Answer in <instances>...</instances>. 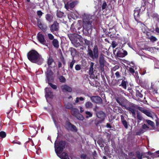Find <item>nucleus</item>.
I'll return each instance as SVG.
<instances>
[{"mask_svg":"<svg viewBox=\"0 0 159 159\" xmlns=\"http://www.w3.org/2000/svg\"><path fill=\"white\" fill-rule=\"evenodd\" d=\"M107 6V4L106 2H104L103 3L102 6V9H105Z\"/></svg>","mask_w":159,"mask_h":159,"instance_id":"603ef678","label":"nucleus"},{"mask_svg":"<svg viewBox=\"0 0 159 159\" xmlns=\"http://www.w3.org/2000/svg\"><path fill=\"white\" fill-rule=\"evenodd\" d=\"M92 16L89 15L84 14L83 16V28L84 30L87 31L88 33L91 30L92 22L93 19Z\"/></svg>","mask_w":159,"mask_h":159,"instance_id":"20e7f679","label":"nucleus"},{"mask_svg":"<svg viewBox=\"0 0 159 159\" xmlns=\"http://www.w3.org/2000/svg\"><path fill=\"white\" fill-rule=\"evenodd\" d=\"M91 100L97 103H101L102 102V99L98 96H93L90 97Z\"/></svg>","mask_w":159,"mask_h":159,"instance_id":"ddd939ff","label":"nucleus"},{"mask_svg":"<svg viewBox=\"0 0 159 159\" xmlns=\"http://www.w3.org/2000/svg\"><path fill=\"white\" fill-rule=\"evenodd\" d=\"M93 52L91 50L89 49L88 55L92 59L97 58L98 57V49L97 45L94 46Z\"/></svg>","mask_w":159,"mask_h":159,"instance_id":"39448f33","label":"nucleus"},{"mask_svg":"<svg viewBox=\"0 0 159 159\" xmlns=\"http://www.w3.org/2000/svg\"><path fill=\"white\" fill-rule=\"evenodd\" d=\"M85 107L86 108L91 109L93 107V104L90 102H88L85 104Z\"/></svg>","mask_w":159,"mask_h":159,"instance_id":"b1692460","label":"nucleus"},{"mask_svg":"<svg viewBox=\"0 0 159 159\" xmlns=\"http://www.w3.org/2000/svg\"><path fill=\"white\" fill-rule=\"evenodd\" d=\"M54 60L51 57H49L48 59V65L49 66V67H50V66L51 65L52 63L53 62Z\"/></svg>","mask_w":159,"mask_h":159,"instance_id":"c85d7f7f","label":"nucleus"},{"mask_svg":"<svg viewBox=\"0 0 159 159\" xmlns=\"http://www.w3.org/2000/svg\"><path fill=\"white\" fill-rule=\"evenodd\" d=\"M51 31L53 33L58 32L59 30V24L57 21H54L50 27Z\"/></svg>","mask_w":159,"mask_h":159,"instance_id":"423d86ee","label":"nucleus"},{"mask_svg":"<svg viewBox=\"0 0 159 159\" xmlns=\"http://www.w3.org/2000/svg\"><path fill=\"white\" fill-rule=\"evenodd\" d=\"M137 157L138 159H142V156L140 155H137Z\"/></svg>","mask_w":159,"mask_h":159,"instance_id":"0e129e2a","label":"nucleus"},{"mask_svg":"<svg viewBox=\"0 0 159 159\" xmlns=\"http://www.w3.org/2000/svg\"><path fill=\"white\" fill-rule=\"evenodd\" d=\"M61 61L62 62L63 65H65L66 64V62L64 58L63 57H62V58H61Z\"/></svg>","mask_w":159,"mask_h":159,"instance_id":"6e6d98bb","label":"nucleus"},{"mask_svg":"<svg viewBox=\"0 0 159 159\" xmlns=\"http://www.w3.org/2000/svg\"><path fill=\"white\" fill-rule=\"evenodd\" d=\"M6 135V133L5 132L2 131L0 132V137L2 138H5Z\"/></svg>","mask_w":159,"mask_h":159,"instance_id":"72a5a7b5","label":"nucleus"},{"mask_svg":"<svg viewBox=\"0 0 159 159\" xmlns=\"http://www.w3.org/2000/svg\"><path fill=\"white\" fill-rule=\"evenodd\" d=\"M72 44L76 48H77L80 45V43L79 42L75 43V42H73V43Z\"/></svg>","mask_w":159,"mask_h":159,"instance_id":"79ce46f5","label":"nucleus"},{"mask_svg":"<svg viewBox=\"0 0 159 159\" xmlns=\"http://www.w3.org/2000/svg\"><path fill=\"white\" fill-rule=\"evenodd\" d=\"M61 88L63 92L68 91L70 92L72 91V88L66 85H64L61 86Z\"/></svg>","mask_w":159,"mask_h":159,"instance_id":"dca6fc26","label":"nucleus"},{"mask_svg":"<svg viewBox=\"0 0 159 159\" xmlns=\"http://www.w3.org/2000/svg\"><path fill=\"white\" fill-rule=\"evenodd\" d=\"M105 56L103 54H101L99 57V64L100 68L101 70L103 71L104 70V66L106 62L104 59Z\"/></svg>","mask_w":159,"mask_h":159,"instance_id":"0eeeda50","label":"nucleus"},{"mask_svg":"<svg viewBox=\"0 0 159 159\" xmlns=\"http://www.w3.org/2000/svg\"><path fill=\"white\" fill-rule=\"evenodd\" d=\"M115 75L117 78H118L120 77V75L119 71H117L115 73Z\"/></svg>","mask_w":159,"mask_h":159,"instance_id":"8fccbe9b","label":"nucleus"},{"mask_svg":"<svg viewBox=\"0 0 159 159\" xmlns=\"http://www.w3.org/2000/svg\"><path fill=\"white\" fill-rule=\"evenodd\" d=\"M75 68L76 70L78 71L81 69V66L80 65L77 64L75 65Z\"/></svg>","mask_w":159,"mask_h":159,"instance_id":"ea45409f","label":"nucleus"},{"mask_svg":"<svg viewBox=\"0 0 159 159\" xmlns=\"http://www.w3.org/2000/svg\"><path fill=\"white\" fill-rule=\"evenodd\" d=\"M127 84L128 83L125 80H123L122 81L121 84L119 85V86L122 87L124 89H127Z\"/></svg>","mask_w":159,"mask_h":159,"instance_id":"412c9836","label":"nucleus"},{"mask_svg":"<svg viewBox=\"0 0 159 159\" xmlns=\"http://www.w3.org/2000/svg\"><path fill=\"white\" fill-rule=\"evenodd\" d=\"M46 82L48 83L49 85L54 89H57V87L56 85L53 84L52 83H50L49 81L47 82L46 81Z\"/></svg>","mask_w":159,"mask_h":159,"instance_id":"2f4dec72","label":"nucleus"},{"mask_svg":"<svg viewBox=\"0 0 159 159\" xmlns=\"http://www.w3.org/2000/svg\"><path fill=\"white\" fill-rule=\"evenodd\" d=\"M155 153L156 154H158L157 155V157H159V150L156 151Z\"/></svg>","mask_w":159,"mask_h":159,"instance_id":"774afa93","label":"nucleus"},{"mask_svg":"<svg viewBox=\"0 0 159 159\" xmlns=\"http://www.w3.org/2000/svg\"><path fill=\"white\" fill-rule=\"evenodd\" d=\"M68 36L71 42L73 41V40L75 37L74 34H68Z\"/></svg>","mask_w":159,"mask_h":159,"instance_id":"7c9ffc66","label":"nucleus"},{"mask_svg":"<svg viewBox=\"0 0 159 159\" xmlns=\"http://www.w3.org/2000/svg\"><path fill=\"white\" fill-rule=\"evenodd\" d=\"M65 126L68 130H71L73 131H76L77 129L74 125L71 124L69 122H66V123Z\"/></svg>","mask_w":159,"mask_h":159,"instance_id":"9b49d317","label":"nucleus"},{"mask_svg":"<svg viewBox=\"0 0 159 159\" xmlns=\"http://www.w3.org/2000/svg\"><path fill=\"white\" fill-rule=\"evenodd\" d=\"M122 122L125 128H127L128 127V125L127 122H126V120H123L122 121Z\"/></svg>","mask_w":159,"mask_h":159,"instance_id":"c03bdc74","label":"nucleus"},{"mask_svg":"<svg viewBox=\"0 0 159 159\" xmlns=\"http://www.w3.org/2000/svg\"><path fill=\"white\" fill-rule=\"evenodd\" d=\"M76 5V2H71L66 3L65 5V7L67 10L68 9H71L73 8Z\"/></svg>","mask_w":159,"mask_h":159,"instance_id":"f3484780","label":"nucleus"},{"mask_svg":"<svg viewBox=\"0 0 159 159\" xmlns=\"http://www.w3.org/2000/svg\"><path fill=\"white\" fill-rule=\"evenodd\" d=\"M97 117L102 120H103L105 117V114L102 111H99L97 113Z\"/></svg>","mask_w":159,"mask_h":159,"instance_id":"6ab92c4d","label":"nucleus"},{"mask_svg":"<svg viewBox=\"0 0 159 159\" xmlns=\"http://www.w3.org/2000/svg\"><path fill=\"white\" fill-rule=\"evenodd\" d=\"M148 39L152 42H156L157 40V39L155 37L152 36H150Z\"/></svg>","mask_w":159,"mask_h":159,"instance_id":"473e14b6","label":"nucleus"},{"mask_svg":"<svg viewBox=\"0 0 159 159\" xmlns=\"http://www.w3.org/2000/svg\"><path fill=\"white\" fill-rule=\"evenodd\" d=\"M45 18L46 20L49 22L52 21L53 16L52 15L47 14L46 15Z\"/></svg>","mask_w":159,"mask_h":159,"instance_id":"4be33fe9","label":"nucleus"},{"mask_svg":"<svg viewBox=\"0 0 159 159\" xmlns=\"http://www.w3.org/2000/svg\"><path fill=\"white\" fill-rule=\"evenodd\" d=\"M62 66V63L61 62H58V67L59 68H61Z\"/></svg>","mask_w":159,"mask_h":159,"instance_id":"052dcab7","label":"nucleus"},{"mask_svg":"<svg viewBox=\"0 0 159 159\" xmlns=\"http://www.w3.org/2000/svg\"><path fill=\"white\" fill-rule=\"evenodd\" d=\"M141 111L143 113H144L147 116L150 117H152V114L150 113L148 110H141Z\"/></svg>","mask_w":159,"mask_h":159,"instance_id":"5701e85b","label":"nucleus"},{"mask_svg":"<svg viewBox=\"0 0 159 159\" xmlns=\"http://www.w3.org/2000/svg\"><path fill=\"white\" fill-rule=\"evenodd\" d=\"M145 130L142 129V128L139 130V133H137V134H140L143 133L145 131Z\"/></svg>","mask_w":159,"mask_h":159,"instance_id":"09e8293b","label":"nucleus"},{"mask_svg":"<svg viewBox=\"0 0 159 159\" xmlns=\"http://www.w3.org/2000/svg\"><path fill=\"white\" fill-rule=\"evenodd\" d=\"M75 60L73 58L72 61L70 62H69L68 63V66L69 67H70V69L72 70L73 69V66L75 62Z\"/></svg>","mask_w":159,"mask_h":159,"instance_id":"cd10ccee","label":"nucleus"},{"mask_svg":"<svg viewBox=\"0 0 159 159\" xmlns=\"http://www.w3.org/2000/svg\"><path fill=\"white\" fill-rule=\"evenodd\" d=\"M155 31L157 33H159V28L157 25H156Z\"/></svg>","mask_w":159,"mask_h":159,"instance_id":"680f3d73","label":"nucleus"},{"mask_svg":"<svg viewBox=\"0 0 159 159\" xmlns=\"http://www.w3.org/2000/svg\"><path fill=\"white\" fill-rule=\"evenodd\" d=\"M142 127V129L145 130V131L147 130L148 128V127L145 124L143 125Z\"/></svg>","mask_w":159,"mask_h":159,"instance_id":"3c124183","label":"nucleus"},{"mask_svg":"<svg viewBox=\"0 0 159 159\" xmlns=\"http://www.w3.org/2000/svg\"><path fill=\"white\" fill-rule=\"evenodd\" d=\"M127 52L123 49L118 51L116 53V55L117 57H123L127 55Z\"/></svg>","mask_w":159,"mask_h":159,"instance_id":"4468645a","label":"nucleus"},{"mask_svg":"<svg viewBox=\"0 0 159 159\" xmlns=\"http://www.w3.org/2000/svg\"><path fill=\"white\" fill-rule=\"evenodd\" d=\"M132 113L133 116L135 117L134 116L135 115V112L134 110H129Z\"/></svg>","mask_w":159,"mask_h":159,"instance_id":"13d9d810","label":"nucleus"},{"mask_svg":"<svg viewBox=\"0 0 159 159\" xmlns=\"http://www.w3.org/2000/svg\"><path fill=\"white\" fill-rule=\"evenodd\" d=\"M129 72L132 74H133L135 72V71L134 69L132 67H129Z\"/></svg>","mask_w":159,"mask_h":159,"instance_id":"de8ad7c7","label":"nucleus"},{"mask_svg":"<svg viewBox=\"0 0 159 159\" xmlns=\"http://www.w3.org/2000/svg\"><path fill=\"white\" fill-rule=\"evenodd\" d=\"M86 157V156L85 154H82L81 155V158L85 159Z\"/></svg>","mask_w":159,"mask_h":159,"instance_id":"bf43d9fd","label":"nucleus"},{"mask_svg":"<svg viewBox=\"0 0 159 159\" xmlns=\"http://www.w3.org/2000/svg\"><path fill=\"white\" fill-rule=\"evenodd\" d=\"M32 132V133H35L37 132V131L34 128H31Z\"/></svg>","mask_w":159,"mask_h":159,"instance_id":"e2e57ef3","label":"nucleus"},{"mask_svg":"<svg viewBox=\"0 0 159 159\" xmlns=\"http://www.w3.org/2000/svg\"><path fill=\"white\" fill-rule=\"evenodd\" d=\"M84 98L82 97H77L75 101V102L74 103L75 104L77 103L81 104L83 103V102H82L84 101Z\"/></svg>","mask_w":159,"mask_h":159,"instance_id":"a211bd4d","label":"nucleus"},{"mask_svg":"<svg viewBox=\"0 0 159 159\" xmlns=\"http://www.w3.org/2000/svg\"><path fill=\"white\" fill-rule=\"evenodd\" d=\"M120 92H121L122 93V94H124L125 95H126L125 93H124V91L121 89L120 90Z\"/></svg>","mask_w":159,"mask_h":159,"instance_id":"338daca9","label":"nucleus"},{"mask_svg":"<svg viewBox=\"0 0 159 159\" xmlns=\"http://www.w3.org/2000/svg\"><path fill=\"white\" fill-rule=\"evenodd\" d=\"M55 143V151L57 156L61 159H69L68 155L65 153H63L61 154L65 146V143L63 141L59 142V143Z\"/></svg>","mask_w":159,"mask_h":159,"instance_id":"7ed1b4c3","label":"nucleus"},{"mask_svg":"<svg viewBox=\"0 0 159 159\" xmlns=\"http://www.w3.org/2000/svg\"><path fill=\"white\" fill-rule=\"evenodd\" d=\"M119 66L118 65H116L115 66L112 68L111 71L112 72L116 71L117 70L119 69Z\"/></svg>","mask_w":159,"mask_h":159,"instance_id":"c9c22d12","label":"nucleus"},{"mask_svg":"<svg viewBox=\"0 0 159 159\" xmlns=\"http://www.w3.org/2000/svg\"><path fill=\"white\" fill-rule=\"evenodd\" d=\"M64 14L63 12H61L59 10H57V17L60 18H61L64 16Z\"/></svg>","mask_w":159,"mask_h":159,"instance_id":"a878e982","label":"nucleus"},{"mask_svg":"<svg viewBox=\"0 0 159 159\" xmlns=\"http://www.w3.org/2000/svg\"><path fill=\"white\" fill-rule=\"evenodd\" d=\"M47 82L50 81L52 79V75L53 72L51 70L50 67H48L47 69V71L45 72Z\"/></svg>","mask_w":159,"mask_h":159,"instance_id":"1a4fd4ad","label":"nucleus"},{"mask_svg":"<svg viewBox=\"0 0 159 159\" xmlns=\"http://www.w3.org/2000/svg\"><path fill=\"white\" fill-rule=\"evenodd\" d=\"M146 122L149 125H150L152 126L153 127L154 126V123L152 121L149 120H147Z\"/></svg>","mask_w":159,"mask_h":159,"instance_id":"f704fd0d","label":"nucleus"},{"mask_svg":"<svg viewBox=\"0 0 159 159\" xmlns=\"http://www.w3.org/2000/svg\"><path fill=\"white\" fill-rule=\"evenodd\" d=\"M59 80L60 82H64L66 81L65 78L62 76H60L59 77Z\"/></svg>","mask_w":159,"mask_h":159,"instance_id":"e433bc0d","label":"nucleus"},{"mask_svg":"<svg viewBox=\"0 0 159 159\" xmlns=\"http://www.w3.org/2000/svg\"><path fill=\"white\" fill-rule=\"evenodd\" d=\"M48 37L49 38V39L50 40H53L54 39V36H53L51 34H48Z\"/></svg>","mask_w":159,"mask_h":159,"instance_id":"49530a36","label":"nucleus"},{"mask_svg":"<svg viewBox=\"0 0 159 159\" xmlns=\"http://www.w3.org/2000/svg\"><path fill=\"white\" fill-rule=\"evenodd\" d=\"M136 96L140 98H142L143 97V95L139 92V91H137L136 93Z\"/></svg>","mask_w":159,"mask_h":159,"instance_id":"a18cd8bd","label":"nucleus"},{"mask_svg":"<svg viewBox=\"0 0 159 159\" xmlns=\"http://www.w3.org/2000/svg\"><path fill=\"white\" fill-rule=\"evenodd\" d=\"M80 36H79V38H77L76 37H75V38L73 40V41H72V42H71V43H73V42H75V43H76V42H77V39H80Z\"/></svg>","mask_w":159,"mask_h":159,"instance_id":"864d4df0","label":"nucleus"},{"mask_svg":"<svg viewBox=\"0 0 159 159\" xmlns=\"http://www.w3.org/2000/svg\"><path fill=\"white\" fill-rule=\"evenodd\" d=\"M52 43L54 47L56 48H59V42L57 39H54L52 41Z\"/></svg>","mask_w":159,"mask_h":159,"instance_id":"393cba45","label":"nucleus"},{"mask_svg":"<svg viewBox=\"0 0 159 159\" xmlns=\"http://www.w3.org/2000/svg\"><path fill=\"white\" fill-rule=\"evenodd\" d=\"M76 110H72L71 111V113L74 116H75L77 118L80 120H83L84 118L83 116L81 114L77 113L75 111Z\"/></svg>","mask_w":159,"mask_h":159,"instance_id":"2eb2a0df","label":"nucleus"},{"mask_svg":"<svg viewBox=\"0 0 159 159\" xmlns=\"http://www.w3.org/2000/svg\"><path fill=\"white\" fill-rule=\"evenodd\" d=\"M29 60L31 62L41 65L43 62L44 59L42 56L35 50H31L27 54Z\"/></svg>","mask_w":159,"mask_h":159,"instance_id":"f03ea898","label":"nucleus"},{"mask_svg":"<svg viewBox=\"0 0 159 159\" xmlns=\"http://www.w3.org/2000/svg\"><path fill=\"white\" fill-rule=\"evenodd\" d=\"M137 118L139 120H142V117H141V116L139 115V114H137Z\"/></svg>","mask_w":159,"mask_h":159,"instance_id":"4d7b16f0","label":"nucleus"},{"mask_svg":"<svg viewBox=\"0 0 159 159\" xmlns=\"http://www.w3.org/2000/svg\"><path fill=\"white\" fill-rule=\"evenodd\" d=\"M37 38L38 40L43 45L45 44L46 41L45 39L44 36L41 33H38Z\"/></svg>","mask_w":159,"mask_h":159,"instance_id":"f8f14e48","label":"nucleus"},{"mask_svg":"<svg viewBox=\"0 0 159 159\" xmlns=\"http://www.w3.org/2000/svg\"><path fill=\"white\" fill-rule=\"evenodd\" d=\"M94 63L93 62H91L90 64V67L89 70V75H91L93 74L94 72L93 66Z\"/></svg>","mask_w":159,"mask_h":159,"instance_id":"aec40b11","label":"nucleus"},{"mask_svg":"<svg viewBox=\"0 0 159 159\" xmlns=\"http://www.w3.org/2000/svg\"><path fill=\"white\" fill-rule=\"evenodd\" d=\"M79 40L80 42L82 41V40H84V43L88 45H89L90 44V41L87 39H84L82 38L81 37H80V39H79Z\"/></svg>","mask_w":159,"mask_h":159,"instance_id":"bb28decb","label":"nucleus"},{"mask_svg":"<svg viewBox=\"0 0 159 159\" xmlns=\"http://www.w3.org/2000/svg\"><path fill=\"white\" fill-rule=\"evenodd\" d=\"M118 44L117 43H116L115 41H113L112 42L111 45L113 48H115Z\"/></svg>","mask_w":159,"mask_h":159,"instance_id":"4c0bfd02","label":"nucleus"},{"mask_svg":"<svg viewBox=\"0 0 159 159\" xmlns=\"http://www.w3.org/2000/svg\"><path fill=\"white\" fill-rule=\"evenodd\" d=\"M46 94L45 97L47 99V98H52L53 97V93L51 91L50 88H46L45 89Z\"/></svg>","mask_w":159,"mask_h":159,"instance_id":"9d476101","label":"nucleus"},{"mask_svg":"<svg viewBox=\"0 0 159 159\" xmlns=\"http://www.w3.org/2000/svg\"><path fill=\"white\" fill-rule=\"evenodd\" d=\"M70 51L71 52V54L72 55L74 53H75L76 52V50L73 48H70Z\"/></svg>","mask_w":159,"mask_h":159,"instance_id":"a19ab883","label":"nucleus"},{"mask_svg":"<svg viewBox=\"0 0 159 159\" xmlns=\"http://www.w3.org/2000/svg\"><path fill=\"white\" fill-rule=\"evenodd\" d=\"M85 113L86 115V117L87 118H88L91 117L92 116V114L91 112H90L89 111H86L85 112Z\"/></svg>","mask_w":159,"mask_h":159,"instance_id":"58836bf2","label":"nucleus"},{"mask_svg":"<svg viewBox=\"0 0 159 159\" xmlns=\"http://www.w3.org/2000/svg\"><path fill=\"white\" fill-rule=\"evenodd\" d=\"M71 14L70 16L72 18H75V17H77V12L75 11H72L71 12Z\"/></svg>","mask_w":159,"mask_h":159,"instance_id":"c756f323","label":"nucleus"},{"mask_svg":"<svg viewBox=\"0 0 159 159\" xmlns=\"http://www.w3.org/2000/svg\"><path fill=\"white\" fill-rule=\"evenodd\" d=\"M37 14L38 16L40 17L43 14V12L41 11H38L37 12Z\"/></svg>","mask_w":159,"mask_h":159,"instance_id":"5fc2aeb1","label":"nucleus"},{"mask_svg":"<svg viewBox=\"0 0 159 159\" xmlns=\"http://www.w3.org/2000/svg\"><path fill=\"white\" fill-rule=\"evenodd\" d=\"M38 26L41 29L43 30H44V28L40 22L38 21Z\"/></svg>","mask_w":159,"mask_h":159,"instance_id":"37998d69","label":"nucleus"},{"mask_svg":"<svg viewBox=\"0 0 159 159\" xmlns=\"http://www.w3.org/2000/svg\"><path fill=\"white\" fill-rule=\"evenodd\" d=\"M66 108L68 109H69V110H70V109H76L75 108H71V107H66Z\"/></svg>","mask_w":159,"mask_h":159,"instance_id":"69168bd1","label":"nucleus"},{"mask_svg":"<svg viewBox=\"0 0 159 159\" xmlns=\"http://www.w3.org/2000/svg\"><path fill=\"white\" fill-rule=\"evenodd\" d=\"M134 16L136 21L139 20L140 17V14L142 13L141 9L139 7L136 8L134 11Z\"/></svg>","mask_w":159,"mask_h":159,"instance_id":"6e6552de","label":"nucleus"},{"mask_svg":"<svg viewBox=\"0 0 159 159\" xmlns=\"http://www.w3.org/2000/svg\"><path fill=\"white\" fill-rule=\"evenodd\" d=\"M115 100L123 109H141L140 107L128 101L124 98L115 97Z\"/></svg>","mask_w":159,"mask_h":159,"instance_id":"f257e3e1","label":"nucleus"}]
</instances>
